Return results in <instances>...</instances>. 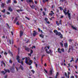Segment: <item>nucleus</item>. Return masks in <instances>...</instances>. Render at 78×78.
<instances>
[{"instance_id": "obj_1", "label": "nucleus", "mask_w": 78, "mask_h": 78, "mask_svg": "<svg viewBox=\"0 0 78 78\" xmlns=\"http://www.w3.org/2000/svg\"><path fill=\"white\" fill-rule=\"evenodd\" d=\"M25 62L27 64L31 66V64H32V61L31 60H30V58L29 57L28 58L26 57Z\"/></svg>"}, {"instance_id": "obj_2", "label": "nucleus", "mask_w": 78, "mask_h": 78, "mask_svg": "<svg viewBox=\"0 0 78 78\" xmlns=\"http://www.w3.org/2000/svg\"><path fill=\"white\" fill-rule=\"evenodd\" d=\"M63 12H64V14H65L66 16L67 14H68V17L69 18V19L70 20L71 19V18H70V14L69 13V11L68 10V12H67V9H66V8H65L64 10H63Z\"/></svg>"}, {"instance_id": "obj_3", "label": "nucleus", "mask_w": 78, "mask_h": 78, "mask_svg": "<svg viewBox=\"0 0 78 78\" xmlns=\"http://www.w3.org/2000/svg\"><path fill=\"white\" fill-rule=\"evenodd\" d=\"M19 58H20V57L18 55L17 56V58H16L17 60H18V62H19V63H21V64L22 65H23V62H20V59H19Z\"/></svg>"}, {"instance_id": "obj_4", "label": "nucleus", "mask_w": 78, "mask_h": 78, "mask_svg": "<svg viewBox=\"0 0 78 78\" xmlns=\"http://www.w3.org/2000/svg\"><path fill=\"white\" fill-rule=\"evenodd\" d=\"M45 51L48 54H49V53H51L53 52V51L51 50V49H50L49 51H47V49H46Z\"/></svg>"}, {"instance_id": "obj_5", "label": "nucleus", "mask_w": 78, "mask_h": 78, "mask_svg": "<svg viewBox=\"0 0 78 78\" xmlns=\"http://www.w3.org/2000/svg\"><path fill=\"white\" fill-rule=\"evenodd\" d=\"M26 1L27 3L32 2L33 3H34V2H33V0H27Z\"/></svg>"}, {"instance_id": "obj_6", "label": "nucleus", "mask_w": 78, "mask_h": 78, "mask_svg": "<svg viewBox=\"0 0 78 78\" xmlns=\"http://www.w3.org/2000/svg\"><path fill=\"white\" fill-rule=\"evenodd\" d=\"M25 50H26V51H30V49L28 48V47H27L26 46L25 47Z\"/></svg>"}, {"instance_id": "obj_7", "label": "nucleus", "mask_w": 78, "mask_h": 78, "mask_svg": "<svg viewBox=\"0 0 78 78\" xmlns=\"http://www.w3.org/2000/svg\"><path fill=\"white\" fill-rule=\"evenodd\" d=\"M57 50H58V51H56V52H58L59 53H62V52L60 51V48H58Z\"/></svg>"}, {"instance_id": "obj_8", "label": "nucleus", "mask_w": 78, "mask_h": 78, "mask_svg": "<svg viewBox=\"0 0 78 78\" xmlns=\"http://www.w3.org/2000/svg\"><path fill=\"white\" fill-rule=\"evenodd\" d=\"M10 70L11 71H12V70H14V66H12L10 68Z\"/></svg>"}, {"instance_id": "obj_9", "label": "nucleus", "mask_w": 78, "mask_h": 78, "mask_svg": "<svg viewBox=\"0 0 78 78\" xmlns=\"http://www.w3.org/2000/svg\"><path fill=\"white\" fill-rule=\"evenodd\" d=\"M55 34L56 35H58L59 36H60V35L61 34V33L60 32H56L55 33Z\"/></svg>"}, {"instance_id": "obj_10", "label": "nucleus", "mask_w": 78, "mask_h": 78, "mask_svg": "<svg viewBox=\"0 0 78 78\" xmlns=\"http://www.w3.org/2000/svg\"><path fill=\"white\" fill-rule=\"evenodd\" d=\"M71 50L73 51V49L72 47H71V46H69V50Z\"/></svg>"}, {"instance_id": "obj_11", "label": "nucleus", "mask_w": 78, "mask_h": 78, "mask_svg": "<svg viewBox=\"0 0 78 78\" xmlns=\"http://www.w3.org/2000/svg\"><path fill=\"white\" fill-rule=\"evenodd\" d=\"M51 13H50L49 15L50 16H53V14H54V13H53V11H51Z\"/></svg>"}, {"instance_id": "obj_12", "label": "nucleus", "mask_w": 78, "mask_h": 78, "mask_svg": "<svg viewBox=\"0 0 78 78\" xmlns=\"http://www.w3.org/2000/svg\"><path fill=\"white\" fill-rule=\"evenodd\" d=\"M9 11H10V12H12V9H11V7H9Z\"/></svg>"}, {"instance_id": "obj_13", "label": "nucleus", "mask_w": 78, "mask_h": 78, "mask_svg": "<svg viewBox=\"0 0 78 78\" xmlns=\"http://www.w3.org/2000/svg\"><path fill=\"white\" fill-rule=\"evenodd\" d=\"M23 35V32L22 31H20V37H21Z\"/></svg>"}, {"instance_id": "obj_14", "label": "nucleus", "mask_w": 78, "mask_h": 78, "mask_svg": "<svg viewBox=\"0 0 78 78\" xmlns=\"http://www.w3.org/2000/svg\"><path fill=\"white\" fill-rule=\"evenodd\" d=\"M5 71V73H6V72H8V73H9V72H10L9 71V69H4Z\"/></svg>"}, {"instance_id": "obj_15", "label": "nucleus", "mask_w": 78, "mask_h": 78, "mask_svg": "<svg viewBox=\"0 0 78 78\" xmlns=\"http://www.w3.org/2000/svg\"><path fill=\"white\" fill-rule=\"evenodd\" d=\"M5 5V4L2 3L1 4V8H3L4 7Z\"/></svg>"}, {"instance_id": "obj_16", "label": "nucleus", "mask_w": 78, "mask_h": 78, "mask_svg": "<svg viewBox=\"0 0 78 78\" xmlns=\"http://www.w3.org/2000/svg\"><path fill=\"white\" fill-rule=\"evenodd\" d=\"M53 70L52 69H51V70L50 71V75H52V72H53Z\"/></svg>"}, {"instance_id": "obj_17", "label": "nucleus", "mask_w": 78, "mask_h": 78, "mask_svg": "<svg viewBox=\"0 0 78 78\" xmlns=\"http://www.w3.org/2000/svg\"><path fill=\"white\" fill-rule=\"evenodd\" d=\"M40 37H42V38H44V35H42V34L39 35Z\"/></svg>"}, {"instance_id": "obj_18", "label": "nucleus", "mask_w": 78, "mask_h": 78, "mask_svg": "<svg viewBox=\"0 0 78 78\" xmlns=\"http://www.w3.org/2000/svg\"><path fill=\"white\" fill-rule=\"evenodd\" d=\"M64 45L66 47V48H67V43H66L64 44Z\"/></svg>"}, {"instance_id": "obj_19", "label": "nucleus", "mask_w": 78, "mask_h": 78, "mask_svg": "<svg viewBox=\"0 0 78 78\" xmlns=\"http://www.w3.org/2000/svg\"><path fill=\"white\" fill-rule=\"evenodd\" d=\"M72 28L73 30H76L77 29L76 28L74 27L73 26H72Z\"/></svg>"}, {"instance_id": "obj_20", "label": "nucleus", "mask_w": 78, "mask_h": 78, "mask_svg": "<svg viewBox=\"0 0 78 78\" xmlns=\"http://www.w3.org/2000/svg\"><path fill=\"white\" fill-rule=\"evenodd\" d=\"M7 0V4H8L9 3H11V0Z\"/></svg>"}, {"instance_id": "obj_21", "label": "nucleus", "mask_w": 78, "mask_h": 78, "mask_svg": "<svg viewBox=\"0 0 78 78\" xmlns=\"http://www.w3.org/2000/svg\"><path fill=\"white\" fill-rule=\"evenodd\" d=\"M8 52L9 53V54H10V55H11V56H12V54L11 52V51H9Z\"/></svg>"}, {"instance_id": "obj_22", "label": "nucleus", "mask_w": 78, "mask_h": 78, "mask_svg": "<svg viewBox=\"0 0 78 78\" xmlns=\"http://www.w3.org/2000/svg\"><path fill=\"white\" fill-rule=\"evenodd\" d=\"M48 0H43V3H45V2H48Z\"/></svg>"}, {"instance_id": "obj_23", "label": "nucleus", "mask_w": 78, "mask_h": 78, "mask_svg": "<svg viewBox=\"0 0 78 78\" xmlns=\"http://www.w3.org/2000/svg\"><path fill=\"white\" fill-rule=\"evenodd\" d=\"M30 7L31 8H32V9H34V5H32V6H31V5H30Z\"/></svg>"}, {"instance_id": "obj_24", "label": "nucleus", "mask_w": 78, "mask_h": 78, "mask_svg": "<svg viewBox=\"0 0 78 78\" xmlns=\"http://www.w3.org/2000/svg\"><path fill=\"white\" fill-rule=\"evenodd\" d=\"M60 37L61 39L63 38V37H62V35L61 34H61L60 35Z\"/></svg>"}, {"instance_id": "obj_25", "label": "nucleus", "mask_w": 78, "mask_h": 78, "mask_svg": "<svg viewBox=\"0 0 78 78\" xmlns=\"http://www.w3.org/2000/svg\"><path fill=\"white\" fill-rule=\"evenodd\" d=\"M60 50H61V51H62V52H64V49L63 48L61 49Z\"/></svg>"}, {"instance_id": "obj_26", "label": "nucleus", "mask_w": 78, "mask_h": 78, "mask_svg": "<svg viewBox=\"0 0 78 78\" xmlns=\"http://www.w3.org/2000/svg\"><path fill=\"white\" fill-rule=\"evenodd\" d=\"M59 8L60 9V10H61V11H62V10H63V9H62V7H60Z\"/></svg>"}, {"instance_id": "obj_27", "label": "nucleus", "mask_w": 78, "mask_h": 78, "mask_svg": "<svg viewBox=\"0 0 78 78\" xmlns=\"http://www.w3.org/2000/svg\"><path fill=\"white\" fill-rule=\"evenodd\" d=\"M60 44L62 47H63V43H62L61 42H60Z\"/></svg>"}, {"instance_id": "obj_28", "label": "nucleus", "mask_w": 78, "mask_h": 78, "mask_svg": "<svg viewBox=\"0 0 78 78\" xmlns=\"http://www.w3.org/2000/svg\"><path fill=\"white\" fill-rule=\"evenodd\" d=\"M34 64H35V65L36 66V67H37V66H38L37 65V63H36V62H34Z\"/></svg>"}, {"instance_id": "obj_29", "label": "nucleus", "mask_w": 78, "mask_h": 78, "mask_svg": "<svg viewBox=\"0 0 78 78\" xmlns=\"http://www.w3.org/2000/svg\"><path fill=\"white\" fill-rule=\"evenodd\" d=\"M9 62L11 64H12V60H9Z\"/></svg>"}, {"instance_id": "obj_30", "label": "nucleus", "mask_w": 78, "mask_h": 78, "mask_svg": "<svg viewBox=\"0 0 78 78\" xmlns=\"http://www.w3.org/2000/svg\"><path fill=\"white\" fill-rule=\"evenodd\" d=\"M13 2L14 3H15V4L17 3V1H16V0H14L13 1Z\"/></svg>"}, {"instance_id": "obj_31", "label": "nucleus", "mask_w": 78, "mask_h": 78, "mask_svg": "<svg viewBox=\"0 0 78 78\" xmlns=\"http://www.w3.org/2000/svg\"><path fill=\"white\" fill-rule=\"evenodd\" d=\"M20 69H21V70H23V67H22V66H20Z\"/></svg>"}, {"instance_id": "obj_32", "label": "nucleus", "mask_w": 78, "mask_h": 78, "mask_svg": "<svg viewBox=\"0 0 78 78\" xmlns=\"http://www.w3.org/2000/svg\"><path fill=\"white\" fill-rule=\"evenodd\" d=\"M5 9H4L3 10H2V12H3L4 13H5Z\"/></svg>"}, {"instance_id": "obj_33", "label": "nucleus", "mask_w": 78, "mask_h": 78, "mask_svg": "<svg viewBox=\"0 0 78 78\" xmlns=\"http://www.w3.org/2000/svg\"><path fill=\"white\" fill-rule=\"evenodd\" d=\"M56 24H57V25H58V26H59V23H58V21H56Z\"/></svg>"}, {"instance_id": "obj_34", "label": "nucleus", "mask_w": 78, "mask_h": 78, "mask_svg": "<svg viewBox=\"0 0 78 78\" xmlns=\"http://www.w3.org/2000/svg\"><path fill=\"white\" fill-rule=\"evenodd\" d=\"M31 71L32 72L33 74H34V73L35 72V71H34L33 70H31Z\"/></svg>"}, {"instance_id": "obj_35", "label": "nucleus", "mask_w": 78, "mask_h": 78, "mask_svg": "<svg viewBox=\"0 0 78 78\" xmlns=\"http://www.w3.org/2000/svg\"><path fill=\"white\" fill-rule=\"evenodd\" d=\"M17 20V18L16 17L15 18V22H16V21Z\"/></svg>"}, {"instance_id": "obj_36", "label": "nucleus", "mask_w": 78, "mask_h": 78, "mask_svg": "<svg viewBox=\"0 0 78 78\" xmlns=\"http://www.w3.org/2000/svg\"><path fill=\"white\" fill-rule=\"evenodd\" d=\"M65 0H60V2H64V1H65Z\"/></svg>"}, {"instance_id": "obj_37", "label": "nucleus", "mask_w": 78, "mask_h": 78, "mask_svg": "<svg viewBox=\"0 0 78 78\" xmlns=\"http://www.w3.org/2000/svg\"><path fill=\"white\" fill-rule=\"evenodd\" d=\"M65 75L66 76V77H67V73H65Z\"/></svg>"}, {"instance_id": "obj_38", "label": "nucleus", "mask_w": 78, "mask_h": 78, "mask_svg": "<svg viewBox=\"0 0 78 78\" xmlns=\"http://www.w3.org/2000/svg\"><path fill=\"white\" fill-rule=\"evenodd\" d=\"M16 25H19V21H18L16 23Z\"/></svg>"}, {"instance_id": "obj_39", "label": "nucleus", "mask_w": 78, "mask_h": 78, "mask_svg": "<svg viewBox=\"0 0 78 78\" xmlns=\"http://www.w3.org/2000/svg\"><path fill=\"white\" fill-rule=\"evenodd\" d=\"M7 25V27L8 28H10V27H9V25L8 24V23H6Z\"/></svg>"}, {"instance_id": "obj_40", "label": "nucleus", "mask_w": 78, "mask_h": 78, "mask_svg": "<svg viewBox=\"0 0 78 78\" xmlns=\"http://www.w3.org/2000/svg\"><path fill=\"white\" fill-rule=\"evenodd\" d=\"M36 33H34L33 34V35L34 36H35L36 35Z\"/></svg>"}, {"instance_id": "obj_41", "label": "nucleus", "mask_w": 78, "mask_h": 78, "mask_svg": "<svg viewBox=\"0 0 78 78\" xmlns=\"http://www.w3.org/2000/svg\"><path fill=\"white\" fill-rule=\"evenodd\" d=\"M61 22H62V20H60L59 22V24H60V25H61V24H62L61 23Z\"/></svg>"}, {"instance_id": "obj_42", "label": "nucleus", "mask_w": 78, "mask_h": 78, "mask_svg": "<svg viewBox=\"0 0 78 78\" xmlns=\"http://www.w3.org/2000/svg\"><path fill=\"white\" fill-rule=\"evenodd\" d=\"M45 20L46 22H47V20H48V18H45Z\"/></svg>"}, {"instance_id": "obj_43", "label": "nucleus", "mask_w": 78, "mask_h": 78, "mask_svg": "<svg viewBox=\"0 0 78 78\" xmlns=\"http://www.w3.org/2000/svg\"><path fill=\"white\" fill-rule=\"evenodd\" d=\"M1 73H3L4 75H5V73H4V71H1Z\"/></svg>"}, {"instance_id": "obj_44", "label": "nucleus", "mask_w": 78, "mask_h": 78, "mask_svg": "<svg viewBox=\"0 0 78 78\" xmlns=\"http://www.w3.org/2000/svg\"><path fill=\"white\" fill-rule=\"evenodd\" d=\"M44 70L45 72H46V73H48L47 71L45 69H44Z\"/></svg>"}, {"instance_id": "obj_45", "label": "nucleus", "mask_w": 78, "mask_h": 78, "mask_svg": "<svg viewBox=\"0 0 78 78\" xmlns=\"http://www.w3.org/2000/svg\"><path fill=\"white\" fill-rule=\"evenodd\" d=\"M33 53V50H31L30 51V54H32Z\"/></svg>"}, {"instance_id": "obj_46", "label": "nucleus", "mask_w": 78, "mask_h": 78, "mask_svg": "<svg viewBox=\"0 0 78 78\" xmlns=\"http://www.w3.org/2000/svg\"><path fill=\"white\" fill-rule=\"evenodd\" d=\"M78 59L77 58L76 60H75V62L76 63H77V62H78Z\"/></svg>"}, {"instance_id": "obj_47", "label": "nucleus", "mask_w": 78, "mask_h": 78, "mask_svg": "<svg viewBox=\"0 0 78 78\" xmlns=\"http://www.w3.org/2000/svg\"><path fill=\"white\" fill-rule=\"evenodd\" d=\"M73 40L71 39H69V42H72V41Z\"/></svg>"}, {"instance_id": "obj_48", "label": "nucleus", "mask_w": 78, "mask_h": 78, "mask_svg": "<svg viewBox=\"0 0 78 78\" xmlns=\"http://www.w3.org/2000/svg\"><path fill=\"white\" fill-rule=\"evenodd\" d=\"M20 11H22V10H17V12H20Z\"/></svg>"}, {"instance_id": "obj_49", "label": "nucleus", "mask_w": 78, "mask_h": 78, "mask_svg": "<svg viewBox=\"0 0 78 78\" xmlns=\"http://www.w3.org/2000/svg\"><path fill=\"white\" fill-rule=\"evenodd\" d=\"M7 14H10V13L9 12H7Z\"/></svg>"}, {"instance_id": "obj_50", "label": "nucleus", "mask_w": 78, "mask_h": 78, "mask_svg": "<svg viewBox=\"0 0 78 78\" xmlns=\"http://www.w3.org/2000/svg\"><path fill=\"white\" fill-rule=\"evenodd\" d=\"M43 13L44 16H45V13L44 12H43Z\"/></svg>"}, {"instance_id": "obj_51", "label": "nucleus", "mask_w": 78, "mask_h": 78, "mask_svg": "<svg viewBox=\"0 0 78 78\" xmlns=\"http://www.w3.org/2000/svg\"><path fill=\"white\" fill-rule=\"evenodd\" d=\"M7 54H8V53H6V52H5L4 53V55H7Z\"/></svg>"}, {"instance_id": "obj_52", "label": "nucleus", "mask_w": 78, "mask_h": 78, "mask_svg": "<svg viewBox=\"0 0 78 78\" xmlns=\"http://www.w3.org/2000/svg\"><path fill=\"white\" fill-rule=\"evenodd\" d=\"M32 49H33V48H36V47L35 46H33V47H32Z\"/></svg>"}, {"instance_id": "obj_53", "label": "nucleus", "mask_w": 78, "mask_h": 78, "mask_svg": "<svg viewBox=\"0 0 78 78\" xmlns=\"http://www.w3.org/2000/svg\"><path fill=\"white\" fill-rule=\"evenodd\" d=\"M59 75V73H57V74H56V76H58Z\"/></svg>"}, {"instance_id": "obj_54", "label": "nucleus", "mask_w": 78, "mask_h": 78, "mask_svg": "<svg viewBox=\"0 0 78 78\" xmlns=\"http://www.w3.org/2000/svg\"><path fill=\"white\" fill-rule=\"evenodd\" d=\"M34 2H35V4H37V2L36 1H35Z\"/></svg>"}, {"instance_id": "obj_55", "label": "nucleus", "mask_w": 78, "mask_h": 78, "mask_svg": "<svg viewBox=\"0 0 78 78\" xmlns=\"http://www.w3.org/2000/svg\"><path fill=\"white\" fill-rule=\"evenodd\" d=\"M57 30H55L54 31V32L55 33H56V32H57Z\"/></svg>"}, {"instance_id": "obj_56", "label": "nucleus", "mask_w": 78, "mask_h": 78, "mask_svg": "<svg viewBox=\"0 0 78 78\" xmlns=\"http://www.w3.org/2000/svg\"><path fill=\"white\" fill-rule=\"evenodd\" d=\"M38 31L40 32L41 31V29H40V28H38Z\"/></svg>"}, {"instance_id": "obj_57", "label": "nucleus", "mask_w": 78, "mask_h": 78, "mask_svg": "<svg viewBox=\"0 0 78 78\" xmlns=\"http://www.w3.org/2000/svg\"><path fill=\"white\" fill-rule=\"evenodd\" d=\"M76 68V69H77V66L76 65H75L74 66Z\"/></svg>"}, {"instance_id": "obj_58", "label": "nucleus", "mask_w": 78, "mask_h": 78, "mask_svg": "<svg viewBox=\"0 0 78 78\" xmlns=\"http://www.w3.org/2000/svg\"><path fill=\"white\" fill-rule=\"evenodd\" d=\"M9 44H11V40H9Z\"/></svg>"}, {"instance_id": "obj_59", "label": "nucleus", "mask_w": 78, "mask_h": 78, "mask_svg": "<svg viewBox=\"0 0 78 78\" xmlns=\"http://www.w3.org/2000/svg\"><path fill=\"white\" fill-rule=\"evenodd\" d=\"M75 77L76 78H78V76H77L76 75H75Z\"/></svg>"}, {"instance_id": "obj_60", "label": "nucleus", "mask_w": 78, "mask_h": 78, "mask_svg": "<svg viewBox=\"0 0 78 78\" xmlns=\"http://www.w3.org/2000/svg\"><path fill=\"white\" fill-rule=\"evenodd\" d=\"M28 55H29V56H31V53H30V54H28Z\"/></svg>"}, {"instance_id": "obj_61", "label": "nucleus", "mask_w": 78, "mask_h": 78, "mask_svg": "<svg viewBox=\"0 0 78 78\" xmlns=\"http://www.w3.org/2000/svg\"><path fill=\"white\" fill-rule=\"evenodd\" d=\"M71 59H72L71 60H73V61H74V60H73V58L72 57V58H71Z\"/></svg>"}, {"instance_id": "obj_62", "label": "nucleus", "mask_w": 78, "mask_h": 78, "mask_svg": "<svg viewBox=\"0 0 78 78\" xmlns=\"http://www.w3.org/2000/svg\"><path fill=\"white\" fill-rule=\"evenodd\" d=\"M3 53V51H2L1 52V54H2Z\"/></svg>"}, {"instance_id": "obj_63", "label": "nucleus", "mask_w": 78, "mask_h": 78, "mask_svg": "<svg viewBox=\"0 0 78 78\" xmlns=\"http://www.w3.org/2000/svg\"><path fill=\"white\" fill-rule=\"evenodd\" d=\"M7 75L5 76V77H4V78H7Z\"/></svg>"}, {"instance_id": "obj_64", "label": "nucleus", "mask_w": 78, "mask_h": 78, "mask_svg": "<svg viewBox=\"0 0 78 78\" xmlns=\"http://www.w3.org/2000/svg\"><path fill=\"white\" fill-rule=\"evenodd\" d=\"M70 78H74V76H71Z\"/></svg>"}]
</instances>
